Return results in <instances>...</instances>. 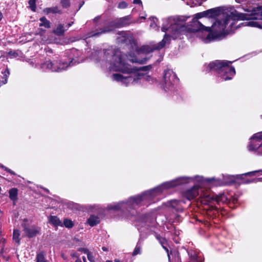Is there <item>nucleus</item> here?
Segmentation results:
<instances>
[{
  "instance_id": "1",
  "label": "nucleus",
  "mask_w": 262,
  "mask_h": 262,
  "mask_svg": "<svg viewBox=\"0 0 262 262\" xmlns=\"http://www.w3.org/2000/svg\"><path fill=\"white\" fill-rule=\"evenodd\" d=\"M262 20V6L253 8L250 14L242 13L235 11L230 14H224L221 19L214 22L211 28L205 27L200 21H195L193 28L194 32H208L206 42H209L214 40H221L232 30L236 20ZM244 26L262 28V23L255 21H250L246 23Z\"/></svg>"
},
{
  "instance_id": "2",
  "label": "nucleus",
  "mask_w": 262,
  "mask_h": 262,
  "mask_svg": "<svg viewBox=\"0 0 262 262\" xmlns=\"http://www.w3.org/2000/svg\"><path fill=\"white\" fill-rule=\"evenodd\" d=\"M192 180L200 182L206 181L208 183H211L215 181L214 178L206 179L204 180L203 177L198 176L194 178L180 177L175 180L165 182L156 188L144 192L141 195L130 197L126 202H121L110 204L107 206V208L110 210H122L127 217H129L134 214L135 209L138 206L145 205L146 202L151 200L154 196L161 193L163 189L172 188L179 185L188 183L190 181Z\"/></svg>"
},
{
  "instance_id": "3",
  "label": "nucleus",
  "mask_w": 262,
  "mask_h": 262,
  "mask_svg": "<svg viewBox=\"0 0 262 262\" xmlns=\"http://www.w3.org/2000/svg\"><path fill=\"white\" fill-rule=\"evenodd\" d=\"M95 55H99L100 58H97V62H99L102 67L108 69L110 70L120 71L123 73L129 74L123 76L122 74L115 73L112 76L114 81L120 82L122 84L128 86L131 84H135L143 76L142 74L137 73L136 70L127 64L124 59V55L117 51L115 52L111 49L102 51L95 52Z\"/></svg>"
},
{
  "instance_id": "4",
  "label": "nucleus",
  "mask_w": 262,
  "mask_h": 262,
  "mask_svg": "<svg viewBox=\"0 0 262 262\" xmlns=\"http://www.w3.org/2000/svg\"><path fill=\"white\" fill-rule=\"evenodd\" d=\"M183 30V25L182 24L179 18L169 17L165 20L162 28V31L167 32L162 40L157 44H150L142 46L139 50V53L147 54L152 52L154 50H160L167 43L169 42L170 38L175 39L180 37Z\"/></svg>"
},
{
  "instance_id": "5",
  "label": "nucleus",
  "mask_w": 262,
  "mask_h": 262,
  "mask_svg": "<svg viewBox=\"0 0 262 262\" xmlns=\"http://www.w3.org/2000/svg\"><path fill=\"white\" fill-rule=\"evenodd\" d=\"M231 63L229 61L215 60L208 64L206 71L217 72L223 80H230L235 74V69L230 66Z\"/></svg>"
},
{
  "instance_id": "6",
  "label": "nucleus",
  "mask_w": 262,
  "mask_h": 262,
  "mask_svg": "<svg viewBox=\"0 0 262 262\" xmlns=\"http://www.w3.org/2000/svg\"><path fill=\"white\" fill-rule=\"evenodd\" d=\"M57 58L58 57L56 56L52 59L46 60L41 64V68L51 72H60L77 63L75 59L71 58L69 59V63L58 60Z\"/></svg>"
},
{
  "instance_id": "7",
  "label": "nucleus",
  "mask_w": 262,
  "mask_h": 262,
  "mask_svg": "<svg viewBox=\"0 0 262 262\" xmlns=\"http://www.w3.org/2000/svg\"><path fill=\"white\" fill-rule=\"evenodd\" d=\"M129 24V19L128 16L117 19L109 22L103 28L97 30L95 32H91L89 37L99 36L103 33L113 31L115 28L125 27Z\"/></svg>"
},
{
  "instance_id": "8",
  "label": "nucleus",
  "mask_w": 262,
  "mask_h": 262,
  "mask_svg": "<svg viewBox=\"0 0 262 262\" xmlns=\"http://www.w3.org/2000/svg\"><path fill=\"white\" fill-rule=\"evenodd\" d=\"M178 80L176 73L172 70H166L164 72L162 87L165 91L170 90Z\"/></svg>"
},
{
  "instance_id": "9",
  "label": "nucleus",
  "mask_w": 262,
  "mask_h": 262,
  "mask_svg": "<svg viewBox=\"0 0 262 262\" xmlns=\"http://www.w3.org/2000/svg\"><path fill=\"white\" fill-rule=\"evenodd\" d=\"M225 200V196L223 194L214 196L213 194L207 192L201 194L200 196V202L204 205H210V204H213L214 202L219 204L220 202H224Z\"/></svg>"
},
{
  "instance_id": "10",
  "label": "nucleus",
  "mask_w": 262,
  "mask_h": 262,
  "mask_svg": "<svg viewBox=\"0 0 262 262\" xmlns=\"http://www.w3.org/2000/svg\"><path fill=\"white\" fill-rule=\"evenodd\" d=\"M23 226L24 230L26 235L29 237H33L39 233L40 228L38 227L34 226L29 227H27L25 225H23Z\"/></svg>"
},
{
  "instance_id": "11",
  "label": "nucleus",
  "mask_w": 262,
  "mask_h": 262,
  "mask_svg": "<svg viewBox=\"0 0 262 262\" xmlns=\"http://www.w3.org/2000/svg\"><path fill=\"white\" fill-rule=\"evenodd\" d=\"M249 150L256 152L258 155L262 156V143L259 144L256 142H251L248 146Z\"/></svg>"
},
{
  "instance_id": "12",
  "label": "nucleus",
  "mask_w": 262,
  "mask_h": 262,
  "mask_svg": "<svg viewBox=\"0 0 262 262\" xmlns=\"http://www.w3.org/2000/svg\"><path fill=\"white\" fill-rule=\"evenodd\" d=\"M199 186H194L191 189L187 190L185 193V196L189 200H191L199 195Z\"/></svg>"
},
{
  "instance_id": "13",
  "label": "nucleus",
  "mask_w": 262,
  "mask_h": 262,
  "mask_svg": "<svg viewBox=\"0 0 262 262\" xmlns=\"http://www.w3.org/2000/svg\"><path fill=\"white\" fill-rule=\"evenodd\" d=\"M206 17L208 18H215L220 13V10L218 8L210 9L204 11Z\"/></svg>"
},
{
  "instance_id": "14",
  "label": "nucleus",
  "mask_w": 262,
  "mask_h": 262,
  "mask_svg": "<svg viewBox=\"0 0 262 262\" xmlns=\"http://www.w3.org/2000/svg\"><path fill=\"white\" fill-rule=\"evenodd\" d=\"M43 13L46 14H48L49 13H53V14H61L62 11L60 10L58 7H54L50 8H46L43 10Z\"/></svg>"
},
{
  "instance_id": "15",
  "label": "nucleus",
  "mask_w": 262,
  "mask_h": 262,
  "mask_svg": "<svg viewBox=\"0 0 262 262\" xmlns=\"http://www.w3.org/2000/svg\"><path fill=\"white\" fill-rule=\"evenodd\" d=\"M49 222L54 226H62V224L59 219L56 216H50L49 217Z\"/></svg>"
},
{
  "instance_id": "16",
  "label": "nucleus",
  "mask_w": 262,
  "mask_h": 262,
  "mask_svg": "<svg viewBox=\"0 0 262 262\" xmlns=\"http://www.w3.org/2000/svg\"><path fill=\"white\" fill-rule=\"evenodd\" d=\"M99 217L95 215L90 216V217L88 220V223L92 227L96 226L99 224Z\"/></svg>"
},
{
  "instance_id": "17",
  "label": "nucleus",
  "mask_w": 262,
  "mask_h": 262,
  "mask_svg": "<svg viewBox=\"0 0 262 262\" xmlns=\"http://www.w3.org/2000/svg\"><path fill=\"white\" fill-rule=\"evenodd\" d=\"M2 74L3 76H0V86L7 83V78L10 74L9 70L6 69Z\"/></svg>"
},
{
  "instance_id": "18",
  "label": "nucleus",
  "mask_w": 262,
  "mask_h": 262,
  "mask_svg": "<svg viewBox=\"0 0 262 262\" xmlns=\"http://www.w3.org/2000/svg\"><path fill=\"white\" fill-rule=\"evenodd\" d=\"M17 189L16 188H12L9 191V197L11 200H12L13 201H15L17 200Z\"/></svg>"
},
{
  "instance_id": "19",
  "label": "nucleus",
  "mask_w": 262,
  "mask_h": 262,
  "mask_svg": "<svg viewBox=\"0 0 262 262\" xmlns=\"http://www.w3.org/2000/svg\"><path fill=\"white\" fill-rule=\"evenodd\" d=\"M39 20L41 21L39 26H43L46 28L50 27V22L45 17H41Z\"/></svg>"
},
{
  "instance_id": "20",
  "label": "nucleus",
  "mask_w": 262,
  "mask_h": 262,
  "mask_svg": "<svg viewBox=\"0 0 262 262\" xmlns=\"http://www.w3.org/2000/svg\"><path fill=\"white\" fill-rule=\"evenodd\" d=\"M64 31L63 26L60 24L57 27L56 29L54 31V32L55 34L60 36L63 34Z\"/></svg>"
},
{
  "instance_id": "21",
  "label": "nucleus",
  "mask_w": 262,
  "mask_h": 262,
  "mask_svg": "<svg viewBox=\"0 0 262 262\" xmlns=\"http://www.w3.org/2000/svg\"><path fill=\"white\" fill-rule=\"evenodd\" d=\"M36 262H48L45 258V254L43 252L38 253L36 258Z\"/></svg>"
},
{
  "instance_id": "22",
  "label": "nucleus",
  "mask_w": 262,
  "mask_h": 262,
  "mask_svg": "<svg viewBox=\"0 0 262 262\" xmlns=\"http://www.w3.org/2000/svg\"><path fill=\"white\" fill-rule=\"evenodd\" d=\"M19 231L17 229H14L13 234V239L18 244H19L20 242V238H19Z\"/></svg>"
},
{
  "instance_id": "23",
  "label": "nucleus",
  "mask_w": 262,
  "mask_h": 262,
  "mask_svg": "<svg viewBox=\"0 0 262 262\" xmlns=\"http://www.w3.org/2000/svg\"><path fill=\"white\" fill-rule=\"evenodd\" d=\"M203 17H206L205 15V13H204V12H201V13H198L195 14V19L194 20V21L193 22V24L192 25V27L191 28V31L192 32H194V31H193V28H194V21H199L198 20V19L202 18ZM194 28H196V26H195Z\"/></svg>"
},
{
  "instance_id": "24",
  "label": "nucleus",
  "mask_w": 262,
  "mask_h": 262,
  "mask_svg": "<svg viewBox=\"0 0 262 262\" xmlns=\"http://www.w3.org/2000/svg\"><path fill=\"white\" fill-rule=\"evenodd\" d=\"M141 246L139 245V244L138 243L133 252V255L135 256L137 254H140L141 253Z\"/></svg>"
},
{
  "instance_id": "25",
  "label": "nucleus",
  "mask_w": 262,
  "mask_h": 262,
  "mask_svg": "<svg viewBox=\"0 0 262 262\" xmlns=\"http://www.w3.org/2000/svg\"><path fill=\"white\" fill-rule=\"evenodd\" d=\"M84 253L87 254L88 259L91 262H94V257L88 249H84Z\"/></svg>"
},
{
  "instance_id": "26",
  "label": "nucleus",
  "mask_w": 262,
  "mask_h": 262,
  "mask_svg": "<svg viewBox=\"0 0 262 262\" xmlns=\"http://www.w3.org/2000/svg\"><path fill=\"white\" fill-rule=\"evenodd\" d=\"M251 139L262 140V132L257 133L254 134L250 138Z\"/></svg>"
},
{
  "instance_id": "27",
  "label": "nucleus",
  "mask_w": 262,
  "mask_h": 262,
  "mask_svg": "<svg viewBox=\"0 0 262 262\" xmlns=\"http://www.w3.org/2000/svg\"><path fill=\"white\" fill-rule=\"evenodd\" d=\"M29 4L31 10L35 12L36 10V0H29Z\"/></svg>"
},
{
  "instance_id": "28",
  "label": "nucleus",
  "mask_w": 262,
  "mask_h": 262,
  "mask_svg": "<svg viewBox=\"0 0 262 262\" xmlns=\"http://www.w3.org/2000/svg\"><path fill=\"white\" fill-rule=\"evenodd\" d=\"M64 226L67 228H72L73 226V223L72 221L65 219L63 221Z\"/></svg>"
},
{
  "instance_id": "29",
  "label": "nucleus",
  "mask_w": 262,
  "mask_h": 262,
  "mask_svg": "<svg viewBox=\"0 0 262 262\" xmlns=\"http://www.w3.org/2000/svg\"><path fill=\"white\" fill-rule=\"evenodd\" d=\"M61 4L63 8H67L70 5L69 0H61Z\"/></svg>"
},
{
  "instance_id": "30",
  "label": "nucleus",
  "mask_w": 262,
  "mask_h": 262,
  "mask_svg": "<svg viewBox=\"0 0 262 262\" xmlns=\"http://www.w3.org/2000/svg\"><path fill=\"white\" fill-rule=\"evenodd\" d=\"M127 6V4L125 2H121L118 4V8L124 9L126 8Z\"/></svg>"
},
{
  "instance_id": "31",
  "label": "nucleus",
  "mask_w": 262,
  "mask_h": 262,
  "mask_svg": "<svg viewBox=\"0 0 262 262\" xmlns=\"http://www.w3.org/2000/svg\"><path fill=\"white\" fill-rule=\"evenodd\" d=\"M0 167L4 169L5 170H6L7 172H8L11 174H14V172L13 171H12L11 169H9L8 168L6 167L5 166H4L3 165H2L1 164H0Z\"/></svg>"
},
{
  "instance_id": "32",
  "label": "nucleus",
  "mask_w": 262,
  "mask_h": 262,
  "mask_svg": "<svg viewBox=\"0 0 262 262\" xmlns=\"http://www.w3.org/2000/svg\"><path fill=\"white\" fill-rule=\"evenodd\" d=\"M163 248L166 250L167 253V256H168V261L169 262H171V260H170V254L169 253V251H168V249H167V248L164 245H163L162 246Z\"/></svg>"
},
{
  "instance_id": "33",
  "label": "nucleus",
  "mask_w": 262,
  "mask_h": 262,
  "mask_svg": "<svg viewBox=\"0 0 262 262\" xmlns=\"http://www.w3.org/2000/svg\"><path fill=\"white\" fill-rule=\"evenodd\" d=\"M119 34L121 35L122 36V37H124V39H125L127 37L128 34L126 32L123 31V32L120 33Z\"/></svg>"
},
{
  "instance_id": "34",
  "label": "nucleus",
  "mask_w": 262,
  "mask_h": 262,
  "mask_svg": "<svg viewBox=\"0 0 262 262\" xmlns=\"http://www.w3.org/2000/svg\"><path fill=\"white\" fill-rule=\"evenodd\" d=\"M146 61V60H141V61H139L138 60H136V59H135V60H132V62H140L141 63H145Z\"/></svg>"
},
{
  "instance_id": "35",
  "label": "nucleus",
  "mask_w": 262,
  "mask_h": 262,
  "mask_svg": "<svg viewBox=\"0 0 262 262\" xmlns=\"http://www.w3.org/2000/svg\"><path fill=\"white\" fill-rule=\"evenodd\" d=\"M133 3L136 4H142V2L141 0H133Z\"/></svg>"
},
{
  "instance_id": "36",
  "label": "nucleus",
  "mask_w": 262,
  "mask_h": 262,
  "mask_svg": "<svg viewBox=\"0 0 262 262\" xmlns=\"http://www.w3.org/2000/svg\"><path fill=\"white\" fill-rule=\"evenodd\" d=\"M9 54L15 57H16L17 53H16L15 52L10 51L9 52Z\"/></svg>"
},
{
  "instance_id": "37",
  "label": "nucleus",
  "mask_w": 262,
  "mask_h": 262,
  "mask_svg": "<svg viewBox=\"0 0 262 262\" xmlns=\"http://www.w3.org/2000/svg\"><path fill=\"white\" fill-rule=\"evenodd\" d=\"M71 256L73 257H77V254L76 253H72L71 254Z\"/></svg>"
},
{
  "instance_id": "38",
  "label": "nucleus",
  "mask_w": 262,
  "mask_h": 262,
  "mask_svg": "<svg viewBox=\"0 0 262 262\" xmlns=\"http://www.w3.org/2000/svg\"><path fill=\"white\" fill-rule=\"evenodd\" d=\"M165 242V239H164L162 241H160V243H161V244L162 245V246L164 245Z\"/></svg>"
},
{
  "instance_id": "39",
  "label": "nucleus",
  "mask_w": 262,
  "mask_h": 262,
  "mask_svg": "<svg viewBox=\"0 0 262 262\" xmlns=\"http://www.w3.org/2000/svg\"><path fill=\"white\" fill-rule=\"evenodd\" d=\"M150 27H155L156 26V24H155V23H151L150 25Z\"/></svg>"
},
{
  "instance_id": "40",
  "label": "nucleus",
  "mask_w": 262,
  "mask_h": 262,
  "mask_svg": "<svg viewBox=\"0 0 262 262\" xmlns=\"http://www.w3.org/2000/svg\"><path fill=\"white\" fill-rule=\"evenodd\" d=\"M102 249L104 251H106L108 250L107 248L106 247H103L102 248Z\"/></svg>"
},
{
  "instance_id": "41",
  "label": "nucleus",
  "mask_w": 262,
  "mask_h": 262,
  "mask_svg": "<svg viewBox=\"0 0 262 262\" xmlns=\"http://www.w3.org/2000/svg\"><path fill=\"white\" fill-rule=\"evenodd\" d=\"M192 259L193 260H195L196 262H199L197 259H196V258L195 257V256H193Z\"/></svg>"
},
{
  "instance_id": "42",
  "label": "nucleus",
  "mask_w": 262,
  "mask_h": 262,
  "mask_svg": "<svg viewBox=\"0 0 262 262\" xmlns=\"http://www.w3.org/2000/svg\"><path fill=\"white\" fill-rule=\"evenodd\" d=\"M3 18V14L2 13V12L0 11V21Z\"/></svg>"
},
{
  "instance_id": "43",
  "label": "nucleus",
  "mask_w": 262,
  "mask_h": 262,
  "mask_svg": "<svg viewBox=\"0 0 262 262\" xmlns=\"http://www.w3.org/2000/svg\"><path fill=\"white\" fill-rule=\"evenodd\" d=\"M73 23V22H72V23H69L68 25H67V28H69L70 27L72 24Z\"/></svg>"
},
{
  "instance_id": "44",
  "label": "nucleus",
  "mask_w": 262,
  "mask_h": 262,
  "mask_svg": "<svg viewBox=\"0 0 262 262\" xmlns=\"http://www.w3.org/2000/svg\"><path fill=\"white\" fill-rule=\"evenodd\" d=\"M115 262H121L119 259H115L114 260Z\"/></svg>"
},
{
  "instance_id": "45",
  "label": "nucleus",
  "mask_w": 262,
  "mask_h": 262,
  "mask_svg": "<svg viewBox=\"0 0 262 262\" xmlns=\"http://www.w3.org/2000/svg\"><path fill=\"white\" fill-rule=\"evenodd\" d=\"M82 259H83V262H86V258H85V257L84 256H83V257H82Z\"/></svg>"
},
{
  "instance_id": "46",
  "label": "nucleus",
  "mask_w": 262,
  "mask_h": 262,
  "mask_svg": "<svg viewBox=\"0 0 262 262\" xmlns=\"http://www.w3.org/2000/svg\"><path fill=\"white\" fill-rule=\"evenodd\" d=\"M75 262H81V261L79 258H77Z\"/></svg>"
},
{
  "instance_id": "47",
  "label": "nucleus",
  "mask_w": 262,
  "mask_h": 262,
  "mask_svg": "<svg viewBox=\"0 0 262 262\" xmlns=\"http://www.w3.org/2000/svg\"><path fill=\"white\" fill-rule=\"evenodd\" d=\"M98 19H99V18H98V17H96V18H94V20L95 21H96L97 20H98Z\"/></svg>"
},
{
  "instance_id": "48",
  "label": "nucleus",
  "mask_w": 262,
  "mask_h": 262,
  "mask_svg": "<svg viewBox=\"0 0 262 262\" xmlns=\"http://www.w3.org/2000/svg\"><path fill=\"white\" fill-rule=\"evenodd\" d=\"M84 249H85L82 248V249H81V250H81V251H83V252L84 253Z\"/></svg>"
},
{
  "instance_id": "49",
  "label": "nucleus",
  "mask_w": 262,
  "mask_h": 262,
  "mask_svg": "<svg viewBox=\"0 0 262 262\" xmlns=\"http://www.w3.org/2000/svg\"><path fill=\"white\" fill-rule=\"evenodd\" d=\"M146 68H147V67H145L143 68V70H145V69H146Z\"/></svg>"
},
{
  "instance_id": "50",
  "label": "nucleus",
  "mask_w": 262,
  "mask_h": 262,
  "mask_svg": "<svg viewBox=\"0 0 262 262\" xmlns=\"http://www.w3.org/2000/svg\"><path fill=\"white\" fill-rule=\"evenodd\" d=\"M106 262H112V261L111 260H106Z\"/></svg>"
},
{
  "instance_id": "51",
  "label": "nucleus",
  "mask_w": 262,
  "mask_h": 262,
  "mask_svg": "<svg viewBox=\"0 0 262 262\" xmlns=\"http://www.w3.org/2000/svg\"><path fill=\"white\" fill-rule=\"evenodd\" d=\"M145 17H141V19H145Z\"/></svg>"
},
{
  "instance_id": "52",
  "label": "nucleus",
  "mask_w": 262,
  "mask_h": 262,
  "mask_svg": "<svg viewBox=\"0 0 262 262\" xmlns=\"http://www.w3.org/2000/svg\"><path fill=\"white\" fill-rule=\"evenodd\" d=\"M261 118H262V115L261 116Z\"/></svg>"
}]
</instances>
